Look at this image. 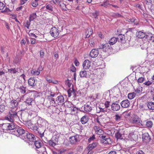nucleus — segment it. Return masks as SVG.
Wrapping results in <instances>:
<instances>
[{
  "label": "nucleus",
  "instance_id": "obj_1",
  "mask_svg": "<svg viewBox=\"0 0 154 154\" xmlns=\"http://www.w3.org/2000/svg\"><path fill=\"white\" fill-rule=\"evenodd\" d=\"M17 112V110L16 109V108L10 109L8 115L5 117V119L11 122H13L15 119L18 117Z\"/></svg>",
  "mask_w": 154,
  "mask_h": 154
},
{
  "label": "nucleus",
  "instance_id": "obj_2",
  "mask_svg": "<svg viewBox=\"0 0 154 154\" xmlns=\"http://www.w3.org/2000/svg\"><path fill=\"white\" fill-rule=\"evenodd\" d=\"M98 49H102L103 51L108 54L111 52L113 50L111 45L108 43L100 45L99 46Z\"/></svg>",
  "mask_w": 154,
  "mask_h": 154
},
{
  "label": "nucleus",
  "instance_id": "obj_3",
  "mask_svg": "<svg viewBox=\"0 0 154 154\" xmlns=\"http://www.w3.org/2000/svg\"><path fill=\"white\" fill-rule=\"evenodd\" d=\"M130 121L132 124L139 125H141L142 126L143 125L140 118L136 115H133L131 117Z\"/></svg>",
  "mask_w": 154,
  "mask_h": 154
},
{
  "label": "nucleus",
  "instance_id": "obj_4",
  "mask_svg": "<svg viewBox=\"0 0 154 154\" xmlns=\"http://www.w3.org/2000/svg\"><path fill=\"white\" fill-rule=\"evenodd\" d=\"M14 131V134H16V132L19 135V137L22 139H23L24 136H25L26 133H27V131L23 129L22 128L17 126H16Z\"/></svg>",
  "mask_w": 154,
  "mask_h": 154
},
{
  "label": "nucleus",
  "instance_id": "obj_5",
  "mask_svg": "<svg viewBox=\"0 0 154 154\" xmlns=\"http://www.w3.org/2000/svg\"><path fill=\"white\" fill-rule=\"evenodd\" d=\"M25 136L24 137L23 140H25L26 141H29L31 142H33L35 141V137L34 135L27 131V133H26Z\"/></svg>",
  "mask_w": 154,
  "mask_h": 154
},
{
  "label": "nucleus",
  "instance_id": "obj_6",
  "mask_svg": "<svg viewBox=\"0 0 154 154\" xmlns=\"http://www.w3.org/2000/svg\"><path fill=\"white\" fill-rule=\"evenodd\" d=\"M50 33L51 35L54 38L57 37L59 34V30L55 27H53L51 29L50 31Z\"/></svg>",
  "mask_w": 154,
  "mask_h": 154
},
{
  "label": "nucleus",
  "instance_id": "obj_7",
  "mask_svg": "<svg viewBox=\"0 0 154 154\" xmlns=\"http://www.w3.org/2000/svg\"><path fill=\"white\" fill-rule=\"evenodd\" d=\"M81 137L80 136L77 134L71 137H70V141L72 144H75L76 142L80 141Z\"/></svg>",
  "mask_w": 154,
  "mask_h": 154
},
{
  "label": "nucleus",
  "instance_id": "obj_8",
  "mask_svg": "<svg viewBox=\"0 0 154 154\" xmlns=\"http://www.w3.org/2000/svg\"><path fill=\"white\" fill-rule=\"evenodd\" d=\"M111 107L112 110L114 111H117L120 109V106L118 102L116 101L112 104Z\"/></svg>",
  "mask_w": 154,
  "mask_h": 154
},
{
  "label": "nucleus",
  "instance_id": "obj_9",
  "mask_svg": "<svg viewBox=\"0 0 154 154\" xmlns=\"http://www.w3.org/2000/svg\"><path fill=\"white\" fill-rule=\"evenodd\" d=\"M142 138L143 141L146 143L149 142L151 139L148 133L143 134Z\"/></svg>",
  "mask_w": 154,
  "mask_h": 154
},
{
  "label": "nucleus",
  "instance_id": "obj_10",
  "mask_svg": "<svg viewBox=\"0 0 154 154\" xmlns=\"http://www.w3.org/2000/svg\"><path fill=\"white\" fill-rule=\"evenodd\" d=\"M68 109L70 113L72 115L75 114L77 113L78 111V108L76 107L73 106L69 107Z\"/></svg>",
  "mask_w": 154,
  "mask_h": 154
},
{
  "label": "nucleus",
  "instance_id": "obj_11",
  "mask_svg": "<svg viewBox=\"0 0 154 154\" xmlns=\"http://www.w3.org/2000/svg\"><path fill=\"white\" fill-rule=\"evenodd\" d=\"M0 10H2V13L8 12L10 11L9 9L5 6L3 3L1 2H0Z\"/></svg>",
  "mask_w": 154,
  "mask_h": 154
},
{
  "label": "nucleus",
  "instance_id": "obj_12",
  "mask_svg": "<svg viewBox=\"0 0 154 154\" xmlns=\"http://www.w3.org/2000/svg\"><path fill=\"white\" fill-rule=\"evenodd\" d=\"M82 66L84 69H88L91 66V62L89 60H86L84 62Z\"/></svg>",
  "mask_w": 154,
  "mask_h": 154
},
{
  "label": "nucleus",
  "instance_id": "obj_13",
  "mask_svg": "<svg viewBox=\"0 0 154 154\" xmlns=\"http://www.w3.org/2000/svg\"><path fill=\"white\" fill-rule=\"evenodd\" d=\"M123 133L122 131L119 130L115 134L116 138L118 139L122 140L123 138Z\"/></svg>",
  "mask_w": 154,
  "mask_h": 154
},
{
  "label": "nucleus",
  "instance_id": "obj_14",
  "mask_svg": "<svg viewBox=\"0 0 154 154\" xmlns=\"http://www.w3.org/2000/svg\"><path fill=\"white\" fill-rule=\"evenodd\" d=\"M10 109H13L16 108V109H17V106L18 105V102L16 100H12L10 102Z\"/></svg>",
  "mask_w": 154,
  "mask_h": 154
},
{
  "label": "nucleus",
  "instance_id": "obj_15",
  "mask_svg": "<svg viewBox=\"0 0 154 154\" xmlns=\"http://www.w3.org/2000/svg\"><path fill=\"white\" fill-rule=\"evenodd\" d=\"M120 104L123 108H128L130 106V103L128 100H123L121 102Z\"/></svg>",
  "mask_w": 154,
  "mask_h": 154
},
{
  "label": "nucleus",
  "instance_id": "obj_16",
  "mask_svg": "<svg viewBox=\"0 0 154 154\" xmlns=\"http://www.w3.org/2000/svg\"><path fill=\"white\" fill-rule=\"evenodd\" d=\"M98 51L95 49H93L91 51L90 55L92 58L96 57L98 54Z\"/></svg>",
  "mask_w": 154,
  "mask_h": 154
},
{
  "label": "nucleus",
  "instance_id": "obj_17",
  "mask_svg": "<svg viewBox=\"0 0 154 154\" xmlns=\"http://www.w3.org/2000/svg\"><path fill=\"white\" fill-rule=\"evenodd\" d=\"M91 103L88 104V103L85 104L84 106V110L87 112H91L92 110V107Z\"/></svg>",
  "mask_w": 154,
  "mask_h": 154
},
{
  "label": "nucleus",
  "instance_id": "obj_18",
  "mask_svg": "<svg viewBox=\"0 0 154 154\" xmlns=\"http://www.w3.org/2000/svg\"><path fill=\"white\" fill-rule=\"evenodd\" d=\"M136 37L139 38H143L145 37H146L147 35H146L145 33L142 31H137L136 32Z\"/></svg>",
  "mask_w": 154,
  "mask_h": 154
},
{
  "label": "nucleus",
  "instance_id": "obj_19",
  "mask_svg": "<svg viewBox=\"0 0 154 154\" xmlns=\"http://www.w3.org/2000/svg\"><path fill=\"white\" fill-rule=\"evenodd\" d=\"M56 101L59 105L63 104L64 102L63 97L62 95H60L58 97L56 98Z\"/></svg>",
  "mask_w": 154,
  "mask_h": 154
},
{
  "label": "nucleus",
  "instance_id": "obj_20",
  "mask_svg": "<svg viewBox=\"0 0 154 154\" xmlns=\"http://www.w3.org/2000/svg\"><path fill=\"white\" fill-rule=\"evenodd\" d=\"M19 68H11L10 69H8V71L11 74H13L14 75L16 73L17 74H18V73H19Z\"/></svg>",
  "mask_w": 154,
  "mask_h": 154
},
{
  "label": "nucleus",
  "instance_id": "obj_21",
  "mask_svg": "<svg viewBox=\"0 0 154 154\" xmlns=\"http://www.w3.org/2000/svg\"><path fill=\"white\" fill-rule=\"evenodd\" d=\"M146 38L149 41L154 42V35L151 33H148L146 36Z\"/></svg>",
  "mask_w": 154,
  "mask_h": 154
},
{
  "label": "nucleus",
  "instance_id": "obj_22",
  "mask_svg": "<svg viewBox=\"0 0 154 154\" xmlns=\"http://www.w3.org/2000/svg\"><path fill=\"white\" fill-rule=\"evenodd\" d=\"M28 82L29 85L31 86H35L36 85L35 80L33 78L29 79Z\"/></svg>",
  "mask_w": 154,
  "mask_h": 154
},
{
  "label": "nucleus",
  "instance_id": "obj_23",
  "mask_svg": "<svg viewBox=\"0 0 154 154\" xmlns=\"http://www.w3.org/2000/svg\"><path fill=\"white\" fill-rule=\"evenodd\" d=\"M97 144V142H94L92 143L89 144L88 148V150H91L92 149L96 147Z\"/></svg>",
  "mask_w": 154,
  "mask_h": 154
},
{
  "label": "nucleus",
  "instance_id": "obj_24",
  "mask_svg": "<svg viewBox=\"0 0 154 154\" xmlns=\"http://www.w3.org/2000/svg\"><path fill=\"white\" fill-rule=\"evenodd\" d=\"M88 121V118L87 116L85 115L83 116L81 119L80 121L83 124H85L87 123Z\"/></svg>",
  "mask_w": 154,
  "mask_h": 154
},
{
  "label": "nucleus",
  "instance_id": "obj_25",
  "mask_svg": "<svg viewBox=\"0 0 154 154\" xmlns=\"http://www.w3.org/2000/svg\"><path fill=\"white\" fill-rule=\"evenodd\" d=\"M118 41V38L116 37H113L109 41V44L111 45H112L117 42Z\"/></svg>",
  "mask_w": 154,
  "mask_h": 154
},
{
  "label": "nucleus",
  "instance_id": "obj_26",
  "mask_svg": "<svg viewBox=\"0 0 154 154\" xmlns=\"http://www.w3.org/2000/svg\"><path fill=\"white\" fill-rule=\"evenodd\" d=\"M34 145L35 147L37 148H40L42 145V142L40 140H38L37 141H34Z\"/></svg>",
  "mask_w": 154,
  "mask_h": 154
},
{
  "label": "nucleus",
  "instance_id": "obj_27",
  "mask_svg": "<svg viewBox=\"0 0 154 154\" xmlns=\"http://www.w3.org/2000/svg\"><path fill=\"white\" fill-rule=\"evenodd\" d=\"M8 130H14L16 128V126L14 125L13 122H11V123H8Z\"/></svg>",
  "mask_w": 154,
  "mask_h": 154
},
{
  "label": "nucleus",
  "instance_id": "obj_28",
  "mask_svg": "<svg viewBox=\"0 0 154 154\" xmlns=\"http://www.w3.org/2000/svg\"><path fill=\"white\" fill-rule=\"evenodd\" d=\"M46 8L48 10L50 13H51L53 11V8L51 4H46L45 5Z\"/></svg>",
  "mask_w": 154,
  "mask_h": 154
},
{
  "label": "nucleus",
  "instance_id": "obj_29",
  "mask_svg": "<svg viewBox=\"0 0 154 154\" xmlns=\"http://www.w3.org/2000/svg\"><path fill=\"white\" fill-rule=\"evenodd\" d=\"M8 123H3L2 124H1V125L2 130L4 131H5V130H7V131L8 130Z\"/></svg>",
  "mask_w": 154,
  "mask_h": 154
},
{
  "label": "nucleus",
  "instance_id": "obj_30",
  "mask_svg": "<svg viewBox=\"0 0 154 154\" xmlns=\"http://www.w3.org/2000/svg\"><path fill=\"white\" fill-rule=\"evenodd\" d=\"M100 142L104 144H110L111 143V141L110 138L107 137L105 139V140H100Z\"/></svg>",
  "mask_w": 154,
  "mask_h": 154
},
{
  "label": "nucleus",
  "instance_id": "obj_31",
  "mask_svg": "<svg viewBox=\"0 0 154 154\" xmlns=\"http://www.w3.org/2000/svg\"><path fill=\"white\" fill-rule=\"evenodd\" d=\"M111 4L109 3V1L106 0L104 1L103 4L100 5V6H104L106 8L107 7H109V5H110Z\"/></svg>",
  "mask_w": 154,
  "mask_h": 154
},
{
  "label": "nucleus",
  "instance_id": "obj_32",
  "mask_svg": "<svg viewBox=\"0 0 154 154\" xmlns=\"http://www.w3.org/2000/svg\"><path fill=\"white\" fill-rule=\"evenodd\" d=\"M79 75L81 78H86L87 75V71L85 70L81 71L80 72Z\"/></svg>",
  "mask_w": 154,
  "mask_h": 154
},
{
  "label": "nucleus",
  "instance_id": "obj_33",
  "mask_svg": "<svg viewBox=\"0 0 154 154\" xmlns=\"http://www.w3.org/2000/svg\"><path fill=\"white\" fill-rule=\"evenodd\" d=\"M147 106L149 109L154 110V103L152 102L148 103Z\"/></svg>",
  "mask_w": 154,
  "mask_h": 154
},
{
  "label": "nucleus",
  "instance_id": "obj_34",
  "mask_svg": "<svg viewBox=\"0 0 154 154\" xmlns=\"http://www.w3.org/2000/svg\"><path fill=\"white\" fill-rule=\"evenodd\" d=\"M36 15L35 13H33L31 14L29 16V20L30 21H33L36 17Z\"/></svg>",
  "mask_w": 154,
  "mask_h": 154
},
{
  "label": "nucleus",
  "instance_id": "obj_35",
  "mask_svg": "<svg viewBox=\"0 0 154 154\" xmlns=\"http://www.w3.org/2000/svg\"><path fill=\"white\" fill-rule=\"evenodd\" d=\"M122 116L119 114L115 115V119L116 122H119L122 120Z\"/></svg>",
  "mask_w": 154,
  "mask_h": 154
},
{
  "label": "nucleus",
  "instance_id": "obj_36",
  "mask_svg": "<svg viewBox=\"0 0 154 154\" xmlns=\"http://www.w3.org/2000/svg\"><path fill=\"white\" fill-rule=\"evenodd\" d=\"M33 101V99L30 98H29L26 99V101L24 102V103H27L29 105H32V103Z\"/></svg>",
  "mask_w": 154,
  "mask_h": 154
},
{
  "label": "nucleus",
  "instance_id": "obj_37",
  "mask_svg": "<svg viewBox=\"0 0 154 154\" xmlns=\"http://www.w3.org/2000/svg\"><path fill=\"white\" fill-rule=\"evenodd\" d=\"M5 106L3 103H0V112H3L5 109Z\"/></svg>",
  "mask_w": 154,
  "mask_h": 154
},
{
  "label": "nucleus",
  "instance_id": "obj_38",
  "mask_svg": "<svg viewBox=\"0 0 154 154\" xmlns=\"http://www.w3.org/2000/svg\"><path fill=\"white\" fill-rule=\"evenodd\" d=\"M128 21L132 23H133L134 25H137L138 23V22L137 20L136 19L134 18L129 19Z\"/></svg>",
  "mask_w": 154,
  "mask_h": 154
},
{
  "label": "nucleus",
  "instance_id": "obj_39",
  "mask_svg": "<svg viewBox=\"0 0 154 154\" xmlns=\"http://www.w3.org/2000/svg\"><path fill=\"white\" fill-rule=\"evenodd\" d=\"M20 92L22 94H24L26 93V88L23 87V86H20L19 88Z\"/></svg>",
  "mask_w": 154,
  "mask_h": 154
},
{
  "label": "nucleus",
  "instance_id": "obj_40",
  "mask_svg": "<svg viewBox=\"0 0 154 154\" xmlns=\"http://www.w3.org/2000/svg\"><path fill=\"white\" fill-rule=\"evenodd\" d=\"M135 96V94L134 92L130 93L128 94V97L130 100L134 98Z\"/></svg>",
  "mask_w": 154,
  "mask_h": 154
},
{
  "label": "nucleus",
  "instance_id": "obj_41",
  "mask_svg": "<svg viewBox=\"0 0 154 154\" xmlns=\"http://www.w3.org/2000/svg\"><path fill=\"white\" fill-rule=\"evenodd\" d=\"M31 73L35 75H38L40 74V72L38 70L33 69L31 70Z\"/></svg>",
  "mask_w": 154,
  "mask_h": 154
},
{
  "label": "nucleus",
  "instance_id": "obj_42",
  "mask_svg": "<svg viewBox=\"0 0 154 154\" xmlns=\"http://www.w3.org/2000/svg\"><path fill=\"white\" fill-rule=\"evenodd\" d=\"M153 125L152 122L150 121H147L146 122V126L149 128H151Z\"/></svg>",
  "mask_w": 154,
  "mask_h": 154
},
{
  "label": "nucleus",
  "instance_id": "obj_43",
  "mask_svg": "<svg viewBox=\"0 0 154 154\" xmlns=\"http://www.w3.org/2000/svg\"><path fill=\"white\" fill-rule=\"evenodd\" d=\"M31 22V21H30L29 20V21L28 20H26L24 23V26L25 27H26L27 29H28L29 27Z\"/></svg>",
  "mask_w": 154,
  "mask_h": 154
},
{
  "label": "nucleus",
  "instance_id": "obj_44",
  "mask_svg": "<svg viewBox=\"0 0 154 154\" xmlns=\"http://www.w3.org/2000/svg\"><path fill=\"white\" fill-rule=\"evenodd\" d=\"M143 84L146 86H149L152 84H154V81L152 80L151 81L148 80L147 81L145 82Z\"/></svg>",
  "mask_w": 154,
  "mask_h": 154
},
{
  "label": "nucleus",
  "instance_id": "obj_45",
  "mask_svg": "<svg viewBox=\"0 0 154 154\" xmlns=\"http://www.w3.org/2000/svg\"><path fill=\"white\" fill-rule=\"evenodd\" d=\"M117 38H118V40H119V39H120V41L122 42L125 39V36L124 35H123L122 34H119L118 37Z\"/></svg>",
  "mask_w": 154,
  "mask_h": 154
},
{
  "label": "nucleus",
  "instance_id": "obj_46",
  "mask_svg": "<svg viewBox=\"0 0 154 154\" xmlns=\"http://www.w3.org/2000/svg\"><path fill=\"white\" fill-rule=\"evenodd\" d=\"M68 96L70 97L71 95V94H74L75 93L74 90L73 88H72V90L70 89L68 91Z\"/></svg>",
  "mask_w": 154,
  "mask_h": 154
},
{
  "label": "nucleus",
  "instance_id": "obj_47",
  "mask_svg": "<svg viewBox=\"0 0 154 154\" xmlns=\"http://www.w3.org/2000/svg\"><path fill=\"white\" fill-rule=\"evenodd\" d=\"M49 144L50 146L53 147H54L55 146L56 144V143L52 140V139L48 141Z\"/></svg>",
  "mask_w": 154,
  "mask_h": 154
},
{
  "label": "nucleus",
  "instance_id": "obj_48",
  "mask_svg": "<svg viewBox=\"0 0 154 154\" xmlns=\"http://www.w3.org/2000/svg\"><path fill=\"white\" fill-rule=\"evenodd\" d=\"M53 140L56 143V144H57L58 141V137L57 136H54L51 139Z\"/></svg>",
  "mask_w": 154,
  "mask_h": 154
},
{
  "label": "nucleus",
  "instance_id": "obj_49",
  "mask_svg": "<svg viewBox=\"0 0 154 154\" xmlns=\"http://www.w3.org/2000/svg\"><path fill=\"white\" fill-rule=\"evenodd\" d=\"M38 0H34L32 2V5L33 7H36L38 5Z\"/></svg>",
  "mask_w": 154,
  "mask_h": 154
},
{
  "label": "nucleus",
  "instance_id": "obj_50",
  "mask_svg": "<svg viewBox=\"0 0 154 154\" xmlns=\"http://www.w3.org/2000/svg\"><path fill=\"white\" fill-rule=\"evenodd\" d=\"M99 14V11H95V12L92 13L93 16L95 19L97 18V16Z\"/></svg>",
  "mask_w": 154,
  "mask_h": 154
},
{
  "label": "nucleus",
  "instance_id": "obj_51",
  "mask_svg": "<svg viewBox=\"0 0 154 154\" xmlns=\"http://www.w3.org/2000/svg\"><path fill=\"white\" fill-rule=\"evenodd\" d=\"M88 33H87V32L86 31V38H88L91 35L92 33L93 30L92 29H91L90 31H88Z\"/></svg>",
  "mask_w": 154,
  "mask_h": 154
},
{
  "label": "nucleus",
  "instance_id": "obj_52",
  "mask_svg": "<svg viewBox=\"0 0 154 154\" xmlns=\"http://www.w3.org/2000/svg\"><path fill=\"white\" fill-rule=\"evenodd\" d=\"M48 100L51 103H54L55 102V101L54 100V98L51 97V96H48Z\"/></svg>",
  "mask_w": 154,
  "mask_h": 154
},
{
  "label": "nucleus",
  "instance_id": "obj_53",
  "mask_svg": "<svg viewBox=\"0 0 154 154\" xmlns=\"http://www.w3.org/2000/svg\"><path fill=\"white\" fill-rule=\"evenodd\" d=\"M144 80V77H140L137 80V82L138 83H141Z\"/></svg>",
  "mask_w": 154,
  "mask_h": 154
},
{
  "label": "nucleus",
  "instance_id": "obj_54",
  "mask_svg": "<svg viewBox=\"0 0 154 154\" xmlns=\"http://www.w3.org/2000/svg\"><path fill=\"white\" fill-rule=\"evenodd\" d=\"M19 73H18L17 74H18L19 76L20 75V76L21 75L24 74V71L22 68L20 69L19 68Z\"/></svg>",
  "mask_w": 154,
  "mask_h": 154
},
{
  "label": "nucleus",
  "instance_id": "obj_55",
  "mask_svg": "<svg viewBox=\"0 0 154 154\" xmlns=\"http://www.w3.org/2000/svg\"><path fill=\"white\" fill-rule=\"evenodd\" d=\"M96 132V133L98 134L101 135L103 133V132L102 131V130L100 128L99 130H98V131H97Z\"/></svg>",
  "mask_w": 154,
  "mask_h": 154
},
{
  "label": "nucleus",
  "instance_id": "obj_56",
  "mask_svg": "<svg viewBox=\"0 0 154 154\" xmlns=\"http://www.w3.org/2000/svg\"><path fill=\"white\" fill-rule=\"evenodd\" d=\"M20 59L19 58L17 57L15 58L14 60L13 61L14 63H17L20 61Z\"/></svg>",
  "mask_w": 154,
  "mask_h": 154
},
{
  "label": "nucleus",
  "instance_id": "obj_57",
  "mask_svg": "<svg viewBox=\"0 0 154 154\" xmlns=\"http://www.w3.org/2000/svg\"><path fill=\"white\" fill-rule=\"evenodd\" d=\"M70 70L72 72H75L76 71V69L73 65L71 67Z\"/></svg>",
  "mask_w": 154,
  "mask_h": 154
},
{
  "label": "nucleus",
  "instance_id": "obj_58",
  "mask_svg": "<svg viewBox=\"0 0 154 154\" xmlns=\"http://www.w3.org/2000/svg\"><path fill=\"white\" fill-rule=\"evenodd\" d=\"M30 41L31 44H34L35 43V39L33 38H30Z\"/></svg>",
  "mask_w": 154,
  "mask_h": 154
},
{
  "label": "nucleus",
  "instance_id": "obj_59",
  "mask_svg": "<svg viewBox=\"0 0 154 154\" xmlns=\"http://www.w3.org/2000/svg\"><path fill=\"white\" fill-rule=\"evenodd\" d=\"M66 150L64 149H61L58 150V154H61L64 152Z\"/></svg>",
  "mask_w": 154,
  "mask_h": 154
},
{
  "label": "nucleus",
  "instance_id": "obj_60",
  "mask_svg": "<svg viewBox=\"0 0 154 154\" xmlns=\"http://www.w3.org/2000/svg\"><path fill=\"white\" fill-rule=\"evenodd\" d=\"M98 108L100 110L98 112H104L106 111L104 108H102L100 107H99Z\"/></svg>",
  "mask_w": 154,
  "mask_h": 154
},
{
  "label": "nucleus",
  "instance_id": "obj_61",
  "mask_svg": "<svg viewBox=\"0 0 154 154\" xmlns=\"http://www.w3.org/2000/svg\"><path fill=\"white\" fill-rule=\"evenodd\" d=\"M95 139V136L94 135H93L92 137H90L88 140V141L89 142H90V141L91 140H93L94 139Z\"/></svg>",
  "mask_w": 154,
  "mask_h": 154
},
{
  "label": "nucleus",
  "instance_id": "obj_62",
  "mask_svg": "<svg viewBox=\"0 0 154 154\" xmlns=\"http://www.w3.org/2000/svg\"><path fill=\"white\" fill-rule=\"evenodd\" d=\"M65 83L69 87H70L71 83H70L69 81V80L66 81L65 82Z\"/></svg>",
  "mask_w": 154,
  "mask_h": 154
},
{
  "label": "nucleus",
  "instance_id": "obj_63",
  "mask_svg": "<svg viewBox=\"0 0 154 154\" xmlns=\"http://www.w3.org/2000/svg\"><path fill=\"white\" fill-rule=\"evenodd\" d=\"M76 66H78L79 65V62L77 60H75L74 62Z\"/></svg>",
  "mask_w": 154,
  "mask_h": 154
},
{
  "label": "nucleus",
  "instance_id": "obj_64",
  "mask_svg": "<svg viewBox=\"0 0 154 154\" xmlns=\"http://www.w3.org/2000/svg\"><path fill=\"white\" fill-rule=\"evenodd\" d=\"M136 154H145L141 150H139L137 151Z\"/></svg>",
  "mask_w": 154,
  "mask_h": 154
}]
</instances>
